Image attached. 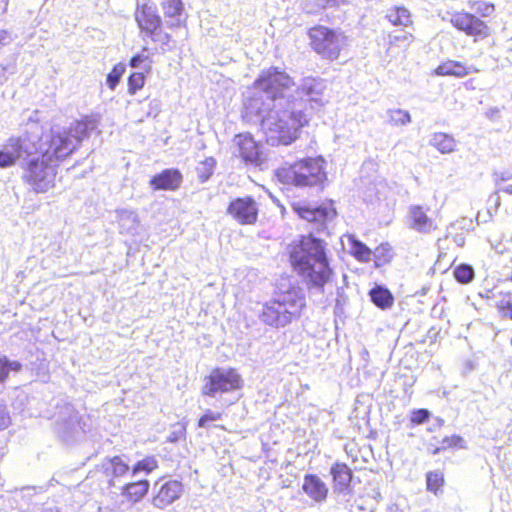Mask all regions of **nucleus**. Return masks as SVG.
I'll return each instance as SVG.
<instances>
[{
  "label": "nucleus",
  "mask_w": 512,
  "mask_h": 512,
  "mask_svg": "<svg viewBox=\"0 0 512 512\" xmlns=\"http://www.w3.org/2000/svg\"><path fill=\"white\" fill-rule=\"evenodd\" d=\"M98 126L94 117L72 123L68 129H51L43 137L28 133L11 137L0 150V168L16 162L22 167V180L35 193L54 187L58 163L69 156Z\"/></svg>",
  "instance_id": "f257e3e1"
},
{
  "label": "nucleus",
  "mask_w": 512,
  "mask_h": 512,
  "mask_svg": "<svg viewBox=\"0 0 512 512\" xmlns=\"http://www.w3.org/2000/svg\"><path fill=\"white\" fill-rule=\"evenodd\" d=\"M295 82L276 67L263 70L254 82V92L244 104L243 119L259 125L272 146L289 145L308 125L306 102L292 99Z\"/></svg>",
  "instance_id": "f03ea898"
},
{
  "label": "nucleus",
  "mask_w": 512,
  "mask_h": 512,
  "mask_svg": "<svg viewBox=\"0 0 512 512\" xmlns=\"http://www.w3.org/2000/svg\"><path fill=\"white\" fill-rule=\"evenodd\" d=\"M289 255L294 270L301 277L308 292L312 295L325 294L335 273L330 266L324 240L310 232L291 245Z\"/></svg>",
  "instance_id": "7ed1b4c3"
},
{
  "label": "nucleus",
  "mask_w": 512,
  "mask_h": 512,
  "mask_svg": "<svg viewBox=\"0 0 512 512\" xmlns=\"http://www.w3.org/2000/svg\"><path fill=\"white\" fill-rule=\"evenodd\" d=\"M305 307V297L301 290L292 288L280 293L262 306L260 320L271 327L288 325L294 317L299 316Z\"/></svg>",
  "instance_id": "20e7f679"
},
{
  "label": "nucleus",
  "mask_w": 512,
  "mask_h": 512,
  "mask_svg": "<svg viewBox=\"0 0 512 512\" xmlns=\"http://www.w3.org/2000/svg\"><path fill=\"white\" fill-rule=\"evenodd\" d=\"M323 158H307L284 166L276 171L280 182L296 187L319 186L326 180Z\"/></svg>",
  "instance_id": "39448f33"
},
{
  "label": "nucleus",
  "mask_w": 512,
  "mask_h": 512,
  "mask_svg": "<svg viewBox=\"0 0 512 512\" xmlns=\"http://www.w3.org/2000/svg\"><path fill=\"white\" fill-rule=\"evenodd\" d=\"M55 413V430L65 442L75 440L85 432L86 423L70 403L57 404Z\"/></svg>",
  "instance_id": "423d86ee"
},
{
  "label": "nucleus",
  "mask_w": 512,
  "mask_h": 512,
  "mask_svg": "<svg viewBox=\"0 0 512 512\" xmlns=\"http://www.w3.org/2000/svg\"><path fill=\"white\" fill-rule=\"evenodd\" d=\"M312 48L327 59H336L343 46L345 37L324 26H316L309 30Z\"/></svg>",
  "instance_id": "0eeeda50"
},
{
  "label": "nucleus",
  "mask_w": 512,
  "mask_h": 512,
  "mask_svg": "<svg viewBox=\"0 0 512 512\" xmlns=\"http://www.w3.org/2000/svg\"><path fill=\"white\" fill-rule=\"evenodd\" d=\"M243 380L240 374L233 368H216L205 379L202 394L216 397L219 394L228 393L240 389Z\"/></svg>",
  "instance_id": "6e6552de"
},
{
  "label": "nucleus",
  "mask_w": 512,
  "mask_h": 512,
  "mask_svg": "<svg viewBox=\"0 0 512 512\" xmlns=\"http://www.w3.org/2000/svg\"><path fill=\"white\" fill-rule=\"evenodd\" d=\"M326 88L325 80L314 77L303 78L299 86L295 85L292 99L302 98L306 102V113L309 115V120L312 115L310 111L318 110L324 106Z\"/></svg>",
  "instance_id": "1a4fd4ad"
},
{
  "label": "nucleus",
  "mask_w": 512,
  "mask_h": 512,
  "mask_svg": "<svg viewBox=\"0 0 512 512\" xmlns=\"http://www.w3.org/2000/svg\"><path fill=\"white\" fill-rule=\"evenodd\" d=\"M450 23L459 31L477 39H484L490 35V28L477 16L467 12H455Z\"/></svg>",
  "instance_id": "9d476101"
},
{
  "label": "nucleus",
  "mask_w": 512,
  "mask_h": 512,
  "mask_svg": "<svg viewBox=\"0 0 512 512\" xmlns=\"http://www.w3.org/2000/svg\"><path fill=\"white\" fill-rule=\"evenodd\" d=\"M233 154L247 165L259 166L262 163L260 145L250 134H238L233 138Z\"/></svg>",
  "instance_id": "9b49d317"
},
{
  "label": "nucleus",
  "mask_w": 512,
  "mask_h": 512,
  "mask_svg": "<svg viewBox=\"0 0 512 512\" xmlns=\"http://www.w3.org/2000/svg\"><path fill=\"white\" fill-rule=\"evenodd\" d=\"M258 204L250 197H238L230 202L227 214L241 225H252L258 218Z\"/></svg>",
  "instance_id": "f8f14e48"
},
{
  "label": "nucleus",
  "mask_w": 512,
  "mask_h": 512,
  "mask_svg": "<svg viewBox=\"0 0 512 512\" xmlns=\"http://www.w3.org/2000/svg\"><path fill=\"white\" fill-rule=\"evenodd\" d=\"M153 492V506L159 509H164L179 499L183 493V485L177 480H168L166 482L159 480L155 482Z\"/></svg>",
  "instance_id": "ddd939ff"
},
{
  "label": "nucleus",
  "mask_w": 512,
  "mask_h": 512,
  "mask_svg": "<svg viewBox=\"0 0 512 512\" xmlns=\"http://www.w3.org/2000/svg\"><path fill=\"white\" fill-rule=\"evenodd\" d=\"M295 212L304 220L316 225V232L323 233L327 230V223L336 216V211L332 207H310L307 205H295Z\"/></svg>",
  "instance_id": "4468645a"
},
{
  "label": "nucleus",
  "mask_w": 512,
  "mask_h": 512,
  "mask_svg": "<svg viewBox=\"0 0 512 512\" xmlns=\"http://www.w3.org/2000/svg\"><path fill=\"white\" fill-rule=\"evenodd\" d=\"M429 211V207H424L421 205H411L408 208V213L406 217L408 227L422 234H429L432 231L436 230L437 224L434 221V219L428 216Z\"/></svg>",
  "instance_id": "2eb2a0df"
},
{
  "label": "nucleus",
  "mask_w": 512,
  "mask_h": 512,
  "mask_svg": "<svg viewBox=\"0 0 512 512\" xmlns=\"http://www.w3.org/2000/svg\"><path fill=\"white\" fill-rule=\"evenodd\" d=\"M135 20L141 31L146 35L153 32V30L159 29L162 23L156 8L149 5L145 0L143 3H138L135 12Z\"/></svg>",
  "instance_id": "dca6fc26"
},
{
  "label": "nucleus",
  "mask_w": 512,
  "mask_h": 512,
  "mask_svg": "<svg viewBox=\"0 0 512 512\" xmlns=\"http://www.w3.org/2000/svg\"><path fill=\"white\" fill-rule=\"evenodd\" d=\"M182 182V174L177 169H165L150 180L154 190H176Z\"/></svg>",
  "instance_id": "f3484780"
},
{
  "label": "nucleus",
  "mask_w": 512,
  "mask_h": 512,
  "mask_svg": "<svg viewBox=\"0 0 512 512\" xmlns=\"http://www.w3.org/2000/svg\"><path fill=\"white\" fill-rule=\"evenodd\" d=\"M479 71L480 70L474 66H467L459 61L448 60L440 64L436 68L435 73L440 76H455L462 78L471 73H477Z\"/></svg>",
  "instance_id": "a211bd4d"
},
{
  "label": "nucleus",
  "mask_w": 512,
  "mask_h": 512,
  "mask_svg": "<svg viewBox=\"0 0 512 512\" xmlns=\"http://www.w3.org/2000/svg\"><path fill=\"white\" fill-rule=\"evenodd\" d=\"M303 490L316 502L324 501L328 493L326 484L318 476L313 474L304 477Z\"/></svg>",
  "instance_id": "6ab92c4d"
},
{
  "label": "nucleus",
  "mask_w": 512,
  "mask_h": 512,
  "mask_svg": "<svg viewBox=\"0 0 512 512\" xmlns=\"http://www.w3.org/2000/svg\"><path fill=\"white\" fill-rule=\"evenodd\" d=\"M330 472L333 477L334 490L340 493L346 492L352 480L351 469L344 463H335Z\"/></svg>",
  "instance_id": "aec40b11"
},
{
  "label": "nucleus",
  "mask_w": 512,
  "mask_h": 512,
  "mask_svg": "<svg viewBox=\"0 0 512 512\" xmlns=\"http://www.w3.org/2000/svg\"><path fill=\"white\" fill-rule=\"evenodd\" d=\"M116 215L121 233L130 235L137 233L140 220L136 211L130 209H119L116 210Z\"/></svg>",
  "instance_id": "412c9836"
},
{
  "label": "nucleus",
  "mask_w": 512,
  "mask_h": 512,
  "mask_svg": "<svg viewBox=\"0 0 512 512\" xmlns=\"http://www.w3.org/2000/svg\"><path fill=\"white\" fill-rule=\"evenodd\" d=\"M102 470L107 477L119 478L124 476L129 471V465L123 461L119 456L105 459L102 462Z\"/></svg>",
  "instance_id": "4be33fe9"
},
{
  "label": "nucleus",
  "mask_w": 512,
  "mask_h": 512,
  "mask_svg": "<svg viewBox=\"0 0 512 512\" xmlns=\"http://www.w3.org/2000/svg\"><path fill=\"white\" fill-rule=\"evenodd\" d=\"M149 487V481L146 479L127 483L123 486L122 495L129 501L138 502L147 494Z\"/></svg>",
  "instance_id": "5701e85b"
},
{
  "label": "nucleus",
  "mask_w": 512,
  "mask_h": 512,
  "mask_svg": "<svg viewBox=\"0 0 512 512\" xmlns=\"http://www.w3.org/2000/svg\"><path fill=\"white\" fill-rule=\"evenodd\" d=\"M429 143L442 154L451 153L456 147V140L451 135L442 132L434 133Z\"/></svg>",
  "instance_id": "b1692460"
},
{
  "label": "nucleus",
  "mask_w": 512,
  "mask_h": 512,
  "mask_svg": "<svg viewBox=\"0 0 512 512\" xmlns=\"http://www.w3.org/2000/svg\"><path fill=\"white\" fill-rule=\"evenodd\" d=\"M164 15L171 19L170 26L175 27L180 25V15L183 11L182 0H163L161 2Z\"/></svg>",
  "instance_id": "393cba45"
},
{
  "label": "nucleus",
  "mask_w": 512,
  "mask_h": 512,
  "mask_svg": "<svg viewBox=\"0 0 512 512\" xmlns=\"http://www.w3.org/2000/svg\"><path fill=\"white\" fill-rule=\"evenodd\" d=\"M369 294L371 301L381 309L389 308L393 304L394 298L391 292L383 286L374 287Z\"/></svg>",
  "instance_id": "a878e982"
},
{
  "label": "nucleus",
  "mask_w": 512,
  "mask_h": 512,
  "mask_svg": "<svg viewBox=\"0 0 512 512\" xmlns=\"http://www.w3.org/2000/svg\"><path fill=\"white\" fill-rule=\"evenodd\" d=\"M386 18L395 26H409L412 23L410 12L404 7L390 9Z\"/></svg>",
  "instance_id": "bb28decb"
},
{
  "label": "nucleus",
  "mask_w": 512,
  "mask_h": 512,
  "mask_svg": "<svg viewBox=\"0 0 512 512\" xmlns=\"http://www.w3.org/2000/svg\"><path fill=\"white\" fill-rule=\"evenodd\" d=\"M216 166V160L213 157H207L199 162L196 167L197 177L201 183L210 179Z\"/></svg>",
  "instance_id": "cd10ccee"
},
{
  "label": "nucleus",
  "mask_w": 512,
  "mask_h": 512,
  "mask_svg": "<svg viewBox=\"0 0 512 512\" xmlns=\"http://www.w3.org/2000/svg\"><path fill=\"white\" fill-rule=\"evenodd\" d=\"M492 298L495 300L496 307L504 316H507L506 310L512 303V292L494 289L491 291Z\"/></svg>",
  "instance_id": "c85d7f7f"
},
{
  "label": "nucleus",
  "mask_w": 512,
  "mask_h": 512,
  "mask_svg": "<svg viewBox=\"0 0 512 512\" xmlns=\"http://www.w3.org/2000/svg\"><path fill=\"white\" fill-rule=\"evenodd\" d=\"M351 253L362 262H369L371 260V250L361 241L350 237Z\"/></svg>",
  "instance_id": "c756f323"
},
{
  "label": "nucleus",
  "mask_w": 512,
  "mask_h": 512,
  "mask_svg": "<svg viewBox=\"0 0 512 512\" xmlns=\"http://www.w3.org/2000/svg\"><path fill=\"white\" fill-rule=\"evenodd\" d=\"M158 467V461L155 457L149 456L138 461L132 467V476H136L139 473L149 474Z\"/></svg>",
  "instance_id": "7c9ffc66"
},
{
  "label": "nucleus",
  "mask_w": 512,
  "mask_h": 512,
  "mask_svg": "<svg viewBox=\"0 0 512 512\" xmlns=\"http://www.w3.org/2000/svg\"><path fill=\"white\" fill-rule=\"evenodd\" d=\"M454 277L459 283H470L474 279V269L471 265L461 264L454 269Z\"/></svg>",
  "instance_id": "2f4dec72"
},
{
  "label": "nucleus",
  "mask_w": 512,
  "mask_h": 512,
  "mask_svg": "<svg viewBox=\"0 0 512 512\" xmlns=\"http://www.w3.org/2000/svg\"><path fill=\"white\" fill-rule=\"evenodd\" d=\"M388 121L393 125H406L411 122L409 112L402 109H391L387 111Z\"/></svg>",
  "instance_id": "473e14b6"
},
{
  "label": "nucleus",
  "mask_w": 512,
  "mask_h": 512,
  "mask_svg": "<svg viewBox=\"0 0 512 512\" xmlns=\"http://www.w3.org/2000/svg\"><path fill=\"white\" fill-rule=\"evenodd\" d=\"M186 439V424L183 422H177L171 425L169 434L167 436V442L177 443L181 440Z\"/></svg>",
  "instance_id": "72a5a7b5"
},
{
  "label": "nucleus",
  "mask_w": 512,
  "mask_h": 512,
  "mask_svg": "<svg viewBox=\"0 0 512 512\" xmlns=\"http://www.w3.org/2000/svg\"><path fill=\"white\" fill-rule=\"evenodd\" d=\"M443 474L439 471H431L426 475L427 490L436 493L437 490L443 485Z\"/></svg>",
  "instance_id": "f704fd0d"
},
{
  "label": "nucleus",
  "mask_w": 512,
  "mask_h": 512,
  "mask_svg": "<svg viewBox=\"0 0 512 512\" xmlns=\"http://www.w3.org/2000/svg\"><path fill=\"white\" fill-rule=\"evenodd\" d=\"M20 368L21 364L19 362L0 357V383L6 379L10 371H19Z\"/></svg>",
  "instance_id": "c9c22d12"
},
{
  "label": "nucleus",
  "mask_w": 512,
  "mask_h": 512,
  "mask_svg": "<svg viewBox=\"0 0 512 512\" xmlns=\"http://www.w3.org/2000/svg\"><path fill=\"white\" fill-rule=\"evenodd\" d=\"M147 36L150 37L153 42L159 43L162 51H166L170 48L169 43L171 41V36L164 33L160 28L148 33Z\"/></svg>",
  "instance_id": "e433bc0d"
},
{
  "label": "nucleus",
  "mask_w": 512,
  "mask_h": 512,
  "mask_svg": "<svg viewBox=\"0 0 512 512\" xmlns=\"http://www.w3.org/2000/svg\"><path fill=\"white\" fill-rule=\"evenodd\" d=\"M124 71L125 67L119 63L115 65L112 71L107 75L106 83L111 90L116 88Z\"/></svg>",
  "instance_id": "4c0bfd02"
},
{
  "label": "nucleus",
  "mask_w": 512,
  "mask_h": 512,
  "mask_svg": "<svg viewBox=\"0 0 512 512\" xmlns=\"http://www.w3.org/2000/svg\"><path fill=\"white\" fill-rule=\"evenodd\" d=\"M145 83V76L143 72H135L130 75L128 79L129 93L135 94L137 90L141 89Z\"/></svg>",
  "instance_id": "58836bf2"
},
{
  "label": "nucleus",
  "mask_w": 512,
  "mask_h": 512,
  "mask_svg": "<svg viewBox=\"0 0 512 512\" xmlns=\"http://www.w3.org/2000/svg\"><path fill=\"white\" fill-rule=\"evenodd\" d=\"M430 417L427 409H415L411 412L410 421L412 424L420 425L426 422Z\"/></svg>",
  "instance_id": "ea45409f"
},
{
  "label": "nucleus",
  "mask_w": 512,
  "mask_h": 512,
  "mask_svg": "<svg viewBox=\"0 0 512 512\" xmlns=\"http://www.w3.org/2000/svg\"><path fill=\"white\" fill-rule=\"evenodd\" d=\"M450 447H459L464 448V440L462 437L458 435H452L449 437H445L442 440V449L450 448Z\"/></svg>",
  "instance_id": "a19ab883"
},
{
  "label": "nucleus",
  "mask_w": 512,
  "mask_h": 512,
  "mask_svg": "<svg viewBox=\"0 0 512 512\" xmlns=\"http://www.w3.org/2000/svg\"><path fill=\"white\" fill-rule=\"evenodd\" d=\"M221 413L212 410H207L203 416L198 420L199 427H206L208 422L218 421L221 419Z\"/></svg>",
  "instance_id": "79ce46f5"
},
{
  "label": "nucleus",
  "mask_w": 512,
  "mask_h": 512,
  "mask_svg": "<svg viewBox=\"0 0 512 512\" xmlns=\"http://www.w3.org/2000/svg\"><path fill=\"white\" fill-rule=\"evenodd\" d=\"M495 10V6L492 3L477 2L475 4V11L482 17H489Z\"/></svg>",
  "instance_id": "37998d69"
},
{
  "label": "nucleus",
  "mask_w": 512,
  "mask_h": 512,
  "mask_svg": "<svg viewBox=\"0 0 512 512\" xmlns=\"http://www.w3.org/2000/svg\"><path fill=\"white\" fill-rule=\"evenodd\" d=\"M147 51V48H144L141 54H137L133 56L130 60V66L132 68H138L142 63L148 61V56L144 54Z\"/></svg>",
  "instance_id": "c03bdc74"
},
{
  "label": "nucleus",
  "mask_w": 512,
  "mask_h": 512,
  "mask_svg": "<svg viewBox=\"0 0 512 512\" xmlns=\"http://www.w3.org/2000/svg\"><path fill=\"white\" fill-rule=\"evenodd\" d=\"M11 422L10 416L3 404H0V430L5 429Z\"/></svg>",
  "instance_id": "a18cd8bd"
},
{
  "label": "nucleus",
  "mask_w": 512,
  "mask_h": 512,
  "mask_svg": "<svg viewBox=\"0 0 512 512\" xmlns=\"http://www.w3.org/2000/svg\"><path fill=\"white\" fill-rule=\"evenodd\" d=\"M512 179V173L509 171H503V172H495L494 173V180L495 184L498 186L502 182H506Z\"/></svg>",
  "instance_id": "49530a36"
},
{
  "label": "nucleus",
  "mask_w": 512,
  "mask_h": 512,
  "mask_svg": "<svg viewBox=\"0 0 512 512\" xmlns=\"http://www.w3.org/2000/svg\"><path fill=\"white\" fill-rule=\"evenodd\" d=\"M412 40H413L412 34L407 33V32H403L400 35H394V36L391 37V42H400V41H402V42L410 43V42H412Z\"/></svg>",
  "instance_id": "de8ad7c7"
},
{
  "label": "nucleus",
  "mask_w": 512,
  "mask_h": 512,
  "mask_svg": "<svg viewBox=\"0 0 512 512\" xmlns=\"http://www.w3.org/2000/svg\"><path fill=\"white\" fill-rule=\"evenodd\" d=\"M11 38L7 31L0 30V47L8 44L10 42Z\"/></svg>",
  "instance_id": "09e8293b"
},
{
  "label": "nucleus",
  "mask_w": 512,
  "mask_h": 512,
  "mask_svg": "<svg viewBox=\"0 0 512 512\" xmlns=\"http://www.w3.org/2000/svg\"><path fill=\"white\" fill-rule=\"evenodd\" d=\"M384 251H389V248H388L387 246H383V245H382V246H380V247H378V248L375 250V256H376V257H379V256H380V254H382V252H384Z\"/></svg>",
  "instance_id": "8fccbe9b"
},
{
  "label": "nucleus",
  "mask_w": 512,
  "mask_h": 512,
  "mask_svg": "<svg viewBox=\"0 0 512 512\" xmlns=\"http://www.w3.org/2000/svg\"><path fill=\"white\" fill-rule=\"evenodd\" d=\"M500 191L512 195V185H507L505 187L498 188V192H500Z\"/></svg>",
  "instance_id": "3c124183"
},
{
  "label": "nucleus",
  "mask_w": 512,
  "mask_h": 512,
  "mask_svg": "<svg viewBox=\"0 0 512 512\" xmlns=\"http://www.w3.org/2000/svg\"><path fill=\"white\" fill-rule=\"evenodd\" d=\"M7 6H8V0H0V8L2 9L3 12L6 11Z\"/></svg>",
  "instance_id": "603ef678"
},
{
  "label": "nucleus",
  "mask_w": 512,
  "mask_h": 512,
  "mask_svg": "<svg viewBox=\"0 0 512 512\" xmlns=\"http://www.w3.org/2000/svg\"><path fill=\"white\" fill-rule=\"evenodd\" d=\"M390 512H404L398 505H392L390 507Z\"/></svg>",
  "instance_id": "864d4df0"
},
{
  "label": "nucleus",
  "mask_w": 512,
  "mask_h": 512,
  "mask_svg": "<svg viewBox=\"0 0 512 512\" xmlns=\"http://www.w3.org/2000/svg\"><path fill=\"white\" fill-rule=\"evenodd\" d=\"M437 422H438V426H442L444 421L442 419H437Z\"/></svg>",
  "instance_id": "5fc2aeb1"
},
{
  "label": "nucleus",
  "mask_w": 512,
  "mask_h": 512,
  "mask_svg": "<svg viewBox=\"0 0 512 512\" xmlns=\"http://www.w3.org/2000/svg\"><path fill=\"white\" fill-rule=\"evenodd\" d=\"M440 449L441 448H436V450L434 451V454L438 453Z\"/></svg>",
  "instance_id": "6e6d98bb"
}]
</instances>
